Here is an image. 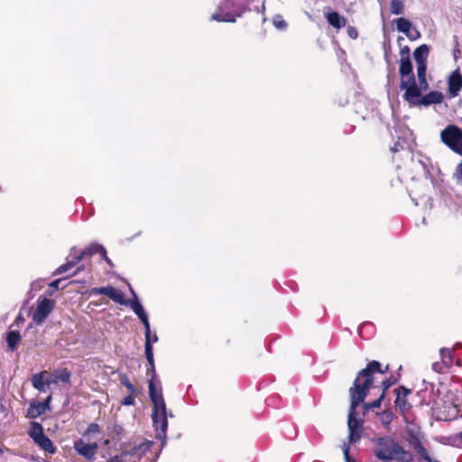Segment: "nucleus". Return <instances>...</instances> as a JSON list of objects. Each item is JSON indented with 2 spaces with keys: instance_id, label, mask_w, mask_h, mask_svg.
<instances>
[{
  "instance_id": "nucleus-53",
  "label": "nucleus",
  "mask_w": 462,
  "mask_h": 462,
  "mask_svg": "<svg viewBox=\"0 0 462 462\" xmlns=\"http://www.w3.org/2000/svg\"><path fill=\"white\" fill-rule=\"evenodd\" d=\"M401 41H403V38L402 36H399L398 42H400Z\"/></svg>"
},
{
  "instance_id": "nucleus-43",
  "label": "nucleus",
  "mask_w": 462,
  "mask_h": 462,
  "mask_svg": "<svg viewBox=\"0 0 462 462\" xmlns=\"http://www.w3.org/2000/svg\"><path fill=\"white\" fill-rule=\"evenodd\" d=\"M51 400V396L49 395L44 402H40V404L44 406V409L47 411L50 409L49 404H50Z\"/></svg>"
},
{
  "instance_id": "nucleus-32",
  "label": "nucleus",
  "mask_w": 462,
  "mask_h": 462,
  "mask_svg": "<svg viewBox=\"0 0 462 462\" xmlns=\"http://www.w3.org/2000/svg\"><path fill=\"white\" fill-rule=\"evenodd\" d=\"M384 398L385 397H384L383 393H381V395L376 400H374V402H365L364 405H363L365 411H369V410L380 408L381 405H382V402L383 401Z\"/></svg>"
},
{
  "instance_id": "nucleus-51",
  "label": "nucleus",
  "mask_w": 462,
  "mask_h": 462,
  "mask_svg": "<svg viewBox=\"0 0 462 462\" xmlns=\"http://www.w3.org/2000/svg\"><path fill=\"white\" fill-rule=\"evenodd\" d=\"M82 269H83V266H81V267H78V268L74 271V273H72V276L76 275V274H77L78 273H79Z\"/></svg>"
},
{
  "instance_id": "nucleus-52",
  "label": "nucleus",
  "mask_w": 462,
  "mask_h": 462,
  "mask_svg": "<svg viewBox=\"0 0 462 462\" xmlns=\"http://www.w3.org/2000/svg\"><path fill=\"white\" fill-rule=\"evenodd\" d=\"M158 341V337L156 334L153 335V337H152V342H157Z\"/></svg>"
},
{
  "instance_id": "nucleus-25",
  "label": "nucleus",
  "mask_w": 462,
  "mask_h": 462,
  "mask_svg": "<svg viewBox=\"0 0 462 462\" xmlns=\"http://www.w3.org/2000/svg\"><path fill=\"white\" fill-rule=\"evenodd\" d=\"M410 445L412 447L413 450L421 457L423 455H426L427 450L424 448L423 444L421 443L420 439L417 437L412 435L411 438L409 439Z\"/></svg>"
},
{
  "instance_id": "nucleus-21",
  "label": "nucleus",
  "mask_w": 462,
  "mask_h": 462,
  "mask_svg": "<svg viewBox=\"0 0 462 462\" xmlns=\"http://www.w3.org/2000/svg\"><path fill=\"white\" fill-rule=\"evenodd\" d=\"M45 374L46 372H41L35 374L32 378V386L38 391L43 392L45 390V385L51 383V380H44Z\"/></svg>"
},
{
  "instance_id": "nucleus-47",
  "label": "nucleus",
  "mask_w": 462,
  "mask_h": 462,
  "mask_svg": "<svg viewBox=\"0 0 462 462\" xmlns=\"http://www.w3.org/2000/svg\"><path fill=\"white\" fill-rule=\"evenodd\" d=\"M23 321H24V318H23V314H18L16 319H15V322L17 324H19V323H22Z\"/></svg>"
},
{
  "instance_id": "nucleus-42",
  "label": "nucleus",
  "mask_w": 462,
  "mask_h": 462,
  "mask_svg": "<svg viewBox=\"0 0 462 462\" xmlns=\"http://www.w3.org/2000/svg\"><path fill=\"white\" fill-rule=\"evenodd\" d=\"M274 24L279 29H284L287 26L286 22L282 19H280V20L275 19Z\"/></svg>"
},
{
  "instance_id": "nucleus-1",
  "label": "nucleus",
  "mask_w": 462,
  "mask_h": 462,
  "mask_svg": "<svg viewBox=\"0 0 462 462\" xmlns=\"http://www.w3.org/2000/svg\"><path fill=\"white\" fill-rule=\"evenodd\" d=\"M147 374H151V379L149 381L148 392L150 399L152 402V423L155 430L158 432L159 436L165 437L167 428H168V420H167V411H166V404L162 393V389L159 391L156 390V387L153 383V379L155 377V364L154 360L152 364H149V367L147 369Z\"/></svg>"
},
{
  "instance_id": "nucleus-20",
  "label": "nucleus",
  "mask_w": 462,
  "mask_h": 462,
  "mask_svg": "<svg viewBox=\"0 0 462 462\" xmlns=\"http://www.w3.org/2000/svg\"><path fill=\"white\" fill-rule=\"evenodd\" d=\"M430 53V47L427 44H422L415 49L413 56L417 66H427V58Z\"/></svg>"
},
{
  "instance_id": "nucleus-5",
  "label": "nucleus",
  "mask_w": 462,
  "mask_h": 462,
  "mask_svg": "<svg viewBox=\"0 0 462 462\" xmlns=\"http://www.w3.org/2000/svg\"><path fill=\"white\" fill-rule=\"evenodd\" d=\"M89 293L90 295H106L116 303L120 305H130L131 309L138 318L146 314L138 300H126L124 293L111 285L92 288Z\"/></svg>"
},
{
  "instance_id": "nucleus-11",
  "label": "nucleus",
  "mask_w": 462,
  "mask_h": 462,
  "mask_svg": "<svg viewBox=\"0 0 462 462\" xmlns=\"http://www.w3.org/2000/svg\"><path fill=\"white\" fill-rule=\"evenodd\" d=\"M55 302L47 298H39L37 307L32 313V320L36 325H42L54 309Z\"/></svg>"
},
{
  "instance_id": "nucleus-27",
  "label": "nucleus",
  "mask_w": 462,
  "mask_h": 462,
  "mask_svg": "<svg viewBox=\"0 0 462 462\" xmlns=\"http://www.w3.org/2000/svg\"><path fill=\"white\" fill-rule=\"evenodd\" d=\"M144 353H145V356L148 361V364H152V361L154 360L153 353H152V337H145Z\"/></svg>"
},
{
  "instance_id": "nucleus-6",
  "label": "nucleus",
  "mask_w": 462,
  "mask_h": 462,
  "mask_svg": "<svg viewBox=\"0 0 462 462\" xmlns=\"http://www.w3.org/2000/svg\"><path fill=\"white\" fill-rule=\"evenodd\" d=\"M96 254H100L103 257V259L110 265L112 266L113 263L111 260L106 255V250L102 245L98 244H91L89 246L83 249L79 254L73 257L72 260L68 261L64 264H61L60 267L56 269L54 272V274H61L66 273L67 271L70 270L72 267H74L77 263H79L81 260L85 259L86 257H91Z\"/></svg>"
},
{
  "instance_id": "nucleus-22",
  "label": "nucleus",
  "mask_w": 462,
  "mask_h": 462,
  "mask_svg": "<svg viewBox=\"0 0 462 462\" xmlns=\"http://www.w3.org/2000/svg\"><path fill=\"white\" fill-rule=\"evenodd\" d=\"M46 410L44 406L40 404V402H32L27 410V417L31 419H36L41 415L44 414Z\"/></svg>"
},
{
  "instance_id": "nucleus-35",
  "label": "nucleus",
  "mask_w": 462,
  "mask_h": 462,
  "mask_svg": "<svg viewBox=\"0 0 462 462\" xmlns=\"http://www.w3.org/2000/svg\"><path fill=\"white\" fill-rule=\"evenodd\" d=\"M62 279H57L49 284V289L47 291L49 296H51L54 293V291L59 290V285Z\"/></svg>"
},
{
  "instance_id": "nucleus-24",
  "label": "nucleus",
  "mask_w": 462,
  "mask_h": 462,
  "mask_svg": "<svg viewBox=\"0 0 462 462\" xmlns=\"http://www.w3.org/2000/svg\"><path fill=\"white\" fill-rule=\"evenodd\" d=\"M52 374L55 377V379L52 380L51 383H57L59 381L64 383H70L71 374L67 368L56 370Z\"/></svg>"
},
{
  "instance_id": "nucleus-13",
  "label": "nucleus",
  "mask_w": 462,
  "mask_h": 462,
  "mask_svg": "<svg viewBox=\"0 0 462 462\" xmlns=\"http://www.w3.org/2000/svg\"><path fill=\"white\" fill-rule=\"evenodd\" d=\"M437 419L444 421L454 420L457 418L458 409L453 402H444L441 406L434 408Z\"/></svg>"
},
{
  "instance_id": "nucleus-37",
  "label": "nucleus",
  "mask_w": 462,
  "mask_h": 462,
  "mask_svg": "<svg viewBox=\"0 0 462 462\" xmlns=\"http://www.w3.org/2000/svg\"><path fill=\"white\" fill-rule=\"evenodd\" d=\"M98 432H100V426L96 422H92L88 426L87 430L84 433V435L95 434V433H98Z\"/></svg>"
},
{
  "instance_id": "nucleus-12",
  "label": "nucleus",
  "mask_w": 462,
  "mask_h": 462,
  "mask_svg": "<svg viewBox=\"0 0 462 462\" xmlns=\"http://www.w3.org/2000/svg\"><path fill=\"white\" fill-rule=\"evenodd\" d=\"M74 449L88 461L96 459L98 445L97 442L86 443L82 439L74 441Z\"/></svg>"
},
{
  "instance_id": "nucleus-4",
  "label": "nucleus",
  "mask_w": 462,
  "mask_h": 462,
  "mask_svg": "<svg viewBox=\"0 0 462 462\" xmlns=\"http://www.w3.org/2000/svg\"><path fill=\"white\" fill-rule=\"evenodd\" d=\"M389 371V365L384 367L380 362L376 360L370 361L366 366L357 373V375L354 381L353 386L356 390L368 395L370 388L374 383V375L375 373L382 374H386Z\"/></svg>"
},
{
  "instance_id": "nucleus-49",
  "label": "nucleus",
  "mask_w": 462,
  "mask_h": 462,
  "mask_svg": "<svg viewBox=\"0 0 462 462\" xmlns=\"http://www.w3.org/2000/svg\"><path fill=\"white\" fill-rule=\"evenodd\" d=\"M457 173L462 178V160L461 162L457 166Z\"/></svg>"
},
{
  "instance_id": "nucleus-8",
  "label": "nucleus",
  "mask_w": 462,
  "mask_h": 462,
  "mask_svg": "<svg viewBox=\"0 0 462 462\" xmlns=\"http://www.w3.org/2000/svg\"><path fill=\"white\" fill-rule=\"evenodd\" d=\"M441 142L451 151L462 155V129L455 125H448L440 133Z\"/></svg>"
},
{
  "instance_id": "nucleus-36",
  "label": "nucleus",
  "mask_w": 462,
  "mask_h": 462,
  "mask_svg": "<svg viewBox=\"0 0 462 462\" xmlns=\"http://www.w3.org/2000/svg\"><path fill=\"white\" fill-rule=\"evenodd\" d=\"M139 319H140V320L142 321V323L143 324V326L145 328V337H151V328H150V323H149V320H148L147 314L139 317Z\"/></svg>"
},
{
  "instance_id": "nucleus-2",
  "label": "nucleus",
  "mask_w": 462,
  "mask_h": 462,
  "mask_svg": "<svg viewBox=\"0 0 462 462\" xmlns=\"http://www.w3.org/2000/svg\"><path fill=\"white\" fill-rule=\"evenodd\" d=\"M374 457L383 462L397 460L399 462H411L412 454L405 450L391 437L377 438L374 439Z\"/></svg>"
},
{
  "instance_id": "nucleus-23",
  "label": "nucleus",
  "mask_w": 462,
  "mask_h": 462,
  "mask_svg": "<svg viewBox=\"0 0 462 462\" xmlns=\"http://www.w3.org/2000/svg\"><path fill=\"white\" fill-rule=\"evenodd\" d=\"M21 341V335L17 330H11L7 333L6 343L7 346L13 351L17 348Z\"/></svg>"
},
{
  "instance_id": "nucleus-34",
  "label": "nucleus",
  "mask_w": 462,
  "mask_h": 462,
  "mask_svg": "<svg viewBox=\"0 0 462 462\" xmlns=\"http://www.w3.org/2000/svg\"><path fill=\"white\" fill-rule=\"evenodd\" d=\"M135 395H136V393H129V395H127L126 397H125L121 401V404L125 405V406L134 405V403H135V401H134Z\"/></svg>"
},
{
  "instance_id": "nucleus-10",
  "label": "nucleus",
  "mask_w": 462,
  "mask_h": 462,
  "mask_svg": "<svg viewBox=\"0 0 462 462\" xmlns=\"http://www.w3.org/2000/svg\"><path fill=\"white\" fill-rule=\"evenodd\" d=\"M400 88L405 89L403 99L410 106H419L418 101L421 97V90L416 83L415 77L407 79V80H401Z\"/></svg>"
},
{
  "instance_id": "nucleus-45",
  "label": "nucleus",
  "mask_w": 462,
  "mask_h": 462,
  "mask_svg": "<svg viewBox=\"0 0 462 462\" xmlns=\"http://www.w3.org/2000/svg\"><path fill=\"white\" fill-rule=\"evenodd\" d=\"M420 458L426 462H439V460L431 458L428 452L426 453V455H423Z\"/></svg>"
},
{
  "instance_id": "nucleus-48",
  "label": "nucleus",
  "mask_w": 462,
  "mask_h": 462,
  "mask_svg": "<svg viewBox=\"0 0 462 462\" xmlns=\"http://www.w3.org/2000/svg\"><path fill=\"white\" fill-rule=\"evenodd\" d=\"M433 368L435 371H438V372H441L442 370V365L441 364H439V363H435L433 365Z\"/></svg>"
},
{
  "instance_id": "nucleus-19",
  "label": "nucleus",
  "mask_w": 462,
  "mask_h": 462,
  "mask_svg": "<svg viewBox=\"0 0 462 462\" xmlns=\"http://www.w3.org/2000/svg\"><path fill=\"white\" fill-rule=\"evenodd\" d=\"M399 73L401 76V80H407V79L414 77L411 58H401Z\"/></svg>"
},
{
  "instance_id": "nucleus-29",
  "label": "nucleus",
  "mask_w": 462,
  "mask_h": 462,
  "mask_svg": "<svg viewBox=\"0 0 462 462\" xmlns=\"http://www.w3.org/2000/svg\"><path fill=\"white\" fill-rule=\"evenodd\" d=\"M382 424L388 427L393 420V413L390 410H384L380 413Z\"/></svg>"
},
{
  "instance_id": "nucleus-55",
  "label": "nucleus",
  "mask_w": 462,
  "mask_h": 462,
  "mask_svg": "<svg viewBox=\"0 0 462 462\" xmlns=\"http://www.w3.org/2000/svg\"><path fill=\"white\" fill-rule=\"evenodd\" d=\"M412 35H415V30L413 32H411Z\"/></svg>"
},
{
  "instance_id": "nucleus-16",
  "label": "nucleus",
  "mask_w": 462,
  "mask_h": 462,
  "mask_svg": "<svg viewBox=\"0 0 462 462\" xmlns=\"http://www.w3.org/2000/svg\"><path fill=\"white\" fill-rule=\"evenodd\" d=\"M328 23L337 30H340L346 25V19L336 11L324 13Z\"/></svg>"
},
{
  "instance_id": "nucleus-39",
  "label": "nucleus",
  "mask_w": 462,
  "mask_h": 462,
  "mask_svg": "<svg viewBox=\"0 0 462 462\" xmlns=\"http://www.w3.org/2000/svg\"><path fill=\"white\" fill-rule=\"evenodd\" d=\"M347 34L351 39H356L358 37V32L356 28L351 25L347 27Z\"/></svg>"
},
{
  "instance_id": "nucleus-14",
  "label": "nucleus",
  "mask_w": 462,
  "mask_h": 462,
  "mask_svg": "<svg viewBox=\"0 0 462 462\" xmlns=\"http://www.w3.org/2000/svg\"><path fill=\"white\" fill-rule=\"evenodd\" d=\"M394 392L396 393L394 401L395 407L402 414H405L411 408V405L408 402V396L411 394V390L404 385H401L395 389Z\"/></svg>"
},
{
  "instance_id": "nucleus-46",
  "label": "nucleus",
  "mask_w": 462,
  "mask_h": 462,
  "mask_svg": "<svg viewBox=\"0 0 462 462\" xmlns=\"http://www.w3.org/2000/svg\"><path fill=\"white\" fill-rule=\"evenodd\" d=\"M107 462H122V458L120 456H115L108 459Z\"/></svg>"
},
{
  "instance_id": "nucleus-18",
  "label": "nucleus",
  "mask_w": 462,
  "mask_h": 462,
  "mask_svg": "<svg viewBox=\"0 0 462 462\" xmlns=\"http://www.w3.org/2000/svg\"><path fill=\"white\" fill-rule=\"evenodd\" d=\"M444 99V96L441 92L433 90L428 93L427 95L421 97L418 103L419 106H428L432 104H440Z\"/></svg>"
},
{
  "instance_id": "nucleus-31",
  "label": "nucleus",
  "mask_w": 462,
  "mask_h": 462,
  "mask_svg": "<svg viewBox=\"0 0 462 462\" xmlns=\"http://www.w3.org/2000/svg\"><path fill=\"white\" fill-rule=\"evenodd\" d=\"M398 379L394 376H390L386 379H384L382 382L381 387H382V393L385 396L386 392L389 390L390 387L397 383Z\"/></svg>"
},
{
  "instance_id": "nucleus-30",
  "label": "nucleus",
  "mask_w": 462,
  "mask_h": 462,
  "mask_svg": "<svg viewBox=\"0 0 462 462\" xmlns=\"http://www.w3.org/2000/svg\"><path fill=\"white\" fill-rule=\"evenodd\" d=\"M403 0H392L391 1V13L393 14H402L403 13Z\"/></svg>"
},
{
  "instance_id": "nucleus-41",
  "label": "nucleus",
  "mask_w": 462,
  "mask_h": 462,
  "mask_svg": "<svg viewBox=\"0 0 462 462\" xmlns=\"http://www.w3.org/2000/svg\"><path fill=\"white\" fill-rule=\"evenodd\" d=\"M400 54H401V58H403V57L411 58L409 46L405 45V46L402 47L401 51H400Z\"/></svg>"
},
{
  "instance_id": "nucleus-26",
  "label": "nucleus",
  "mask_w": 462,
  "mask_h": 462,
  "mask_svg": "<svg viewBox=\"0 0 462 462\" xmlns=\"http://www.w3.org/2000/svg\"><path fill=\"white\" fill-rule=\"evenodd\" d=\"M427 66H417V75L421 88L426 89L429 85L426 79Z\"/></svg>"
},
{
  "instance_id": "nucleus-40",
  "label": "nucleus",
  "mask_w": 462,
  "mask_h": 462,
  "mask_svg": "<svg viewBox=\"0 0 462 462\" xmlns=\"http://www.w3.org/2000/svg\"><path fill=\"white\" fill-rule=\"evenodd\" d=\"M440 354H441V356H442V359H443V362L446 363L445 359L448 357V360H449V363H452V356L450 355V353L448 351H447L446 349L442 348L440 350Z\"/></svg>"
},
{
  "instance_id": "nucleus-50",
  "label": "nucleus",
  "mask_w": 462,
  "mask_h": 462,
  "mask_svg": "<svg viewBox=\"0 0 462 462\" xmlns=\"http://www.w3.org/2000/svg\"><path fill=\"white\" fill-rule=\"evenodd\" d=\"M393 152H398V143H394V145L391 148Z\"/></svg>"
},
{
  "instance_id": "nucleus-28",
  "label": "nucleus",
  "mask_w": 462,
  "mask_h": 462,
  "mask_svg": "<svg viewBox=\"0 0 462 462\" xmlns=\"http://www.w3.org/2000/svg\"><path fill=\"white\" fill-rule=\"evenodd\" d=\"M119 382L121 385L126 387L129 393H135L136 389L134 385L130 382L128 376L125 374H119Z\"/></svg>"
},
{
  "instance_id": "nucleus-33",
  "label": "nucleus",
  "mask_w": 462,
  "mask_h": 462,
  "mask_svg": "<svg viewBox=\"0 0 462 462\" xmlns=\"http://www.w3.org/2000/svg\"><path fill=\"white\" fill-rule=\"evenodd\" d=\"M123 433L124 428L119 424H114L110 431V436L113 439L121 440Z\"/></svg>"
},
{
  "instance_id": "nucleus-44",
  "label": "nucleus",
  "mask_w": 462,
  "mask_h": 462,
  "mask_svg": "<svg viewBox=\"0 0 462 462\" xmlns=\"http://www.w3.org/2000/svg\"><path fill=\"white\" fill-rule=\"evenodd\" d=\"M231 343V339L228 337H225L222 340H221V346L223 347H226L230 345Z\"/></svg>"
},
{
  "instance_id": "nucleus-17",
  "label": "nucleus",
  "mask_w": 462,
  "mask_h": 462,
  "mask_svg": "<svg viewBox=\"0 0 462 462\" xmlns=\"http://www.w3.org/2000/svg\"><path fill=\"white\" fill-rule=\"evenodd\" d=\"M395 23L397 30L405 33L410 40L413 41L420 38V33L418 30H415V35L411 33V23L406 18L400 17L396 19Z\"/></svg>"
},
{
  "instance_id": "nucleus-3",
  "label": "nucleus",
  "mask_w": 462,
  "mask_h": 462,
  "mask_svg": "<svg viewBox=\"0 0 462 462\" xmlns=\"http://www.w3.org/2000/svg\"><path fill=\"white\" fill-rule=\"evenodd\" d=\"M349 395L350 409L347 420V427L349 430L348 441L349 443H355L359 441L362 437L364 423L362 419H357L356 408L360 403L364 402L367 395L356 390L354 387H350Z\"/></svg>"
},
{
  "instance_id": "nucleus-54",
  "label": "nucleus",
  "mask_w": 462,
  "mask_h": 462,
  "mask_svg": "<svg viewBox=\"0 0 462 462\" xmlns=\"http://www.w3.org/2000/svg\"><path fill=\"white\" fill-rule=\"evenodd\" d=\"M458 438H459V439H461V440H462V431H461V432H459V434H458Z\"/></svg>"
},
{
  "instance_id": "nucleus-38",
  "label": "nucleus",
  "mask_w": 462,
  "mask_h": 462,
  "mask_svg": "<svg viewBox=\"0 0 462 462\" xmlns=\"http://www.w3.org/2000/svg\"><path fill=\"white\" fill-rule=\"evenodd\" d=\"M349 446L346 444H344L343 446V453H344V458L346 462H356L355 459L351 458L349 454Z\"/></svg>"
},
{
  "instance_id": "nucleus-15",
  "label": "nucleus",
  "mask_w": 462,
  "mask_h": 462,
  "mask_svg": "<svg viewBox=\"0 0 462 462\" xmlns=\"http://www.w3.org/2000/svg\"><path fill=\"white\" fill-rule=\"evenodd\" d=\"M448 93L451 97L458 95L462 88V75L459 69L454 70L448 78Z\"/></svg>"
},
{
  "instance_id": "nucleus-7",
  "label": "nucleus",
  "mask_w": 462,
  "mask_h": 462,
  "mask_svg": "<svg viewBox=\"0 0 462 462\" xmlns=\"http://www.w3.org/2000/svg\"><path fill=\"white\" fill-rule=\"evenodd\" d=\"M244 10L235 3V0H223L218 5L217 12L212 14L211 19L217 22L235 23L236 17H240Z\"/></svg>"
},
{
  "instance_id": "nucleus-9",
  "label": "nucleus",
  "mask_w": 462,
  "mask_h": 462,
  "mask_svg": "<svg viewBox=\"0 0 462 462\" xmlns=\"http://www.w3.org/2000/svg\"><path fill=\"white\" fill-rule=\"evenodd\" d=\"M28 434L33 442L43 451L50 454H54L56 452V447L51 439L44 434L43 427L41 423L36 421L31 422Z\"/></svg>"
}]
</instances>
